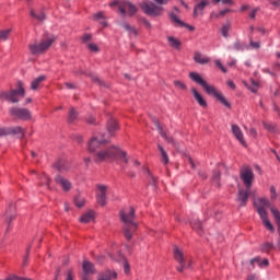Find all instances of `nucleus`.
Instances as JSON below:
<instances>
[{"label": "nucleus", "mask_w": 280, "mask_h": 280, "mask_svg": "<svg viewBox=\"0 0 280 280\" xmlns=\"http://www.w3.org/2000/svg\"><path fill=\"white\" fill-rule=\"evenodd\" d=\"M31 16H32V19L39 21V23H43V21H45V19H46L45 12H43V11L31 10Z\"/></svg>", "instance_id": "nucleus-30"}, {"label": "nucleus", "mask_w": 280, "mask_h": 280, "mask_svg": "<svg viewBox=\"0 0 280 280\" xmlns=\"http://www.w3.org/2000/svg\"><path fill=\"white\" fill-rule=\"evenodd\" d=\"M55 167L58 172H68L69 164L65 160H60L55 164Z\"/></svg>", "instance_id": "nucleus-32"}, {"label": "nucleus", "mask_w": 280, "mask_h": 280, "mask_svg": "<svg viewBox=\"0 0 280 280\" xmlns=\"http://www.w3.org/2000/svg\"><path fill=\"white\" fill-rule=\"evenodd\" d=\"M191 93L196 102L201 106L202 108H207V101H205V97H202V94L196 90V88H191Z\"/></svg>", "instance_id": "nucleus-21"}, {"label": "nucleus", "mask_w": 280, "mask_h": 280, "mask_svg": "<svg viewBox=\"0 0 280 280\" xmlns=\"http://www.w3.org/2000/svg\"><path fill=\"white\" fill-rule=\"evenodd\" d=\"M249 135H250V137H253L254 139L257 138V129L250 128Z\"/></svg>", "instance_id": "nucleus-54"}, {"label": "nucleus", "mask_w": 280, "mask_h": 280, "mask_svg": "<svg viewBox=\"0 0 280 280\" xmlns=\"http://www.w3.org/2000/svg\"><path fill=\"white\" fill-rule=\"evenodd\" d=\"M45 80H46L45 75H40V77L34 79L31 82V91H38V86H40V83L45 82Z\"/></svg>", "instance_id": "nucleus-28"}, {"label": "nucleus", "mask_w": 280, "mask_h": 280, "mask_svg": "<svg viewBox=\"0 0 280 280\" xmlns=\"http://www.w3.org/2000/svg\"><path fill=\"white\" fill-rule=\"evenodd\" d=\"M158 148L161 153L162 163H164V165H167V163H170V156L167 155V152L161 144H159Z\"/></svg>", "instance_id": "nucleus-34"}, {"label": "nucleus", "mask_w": 280, "mask_h": 280, "mask_svg": "<svg viewBox=\"0 0 280 280\" xmlns=\"http://www.w3.org/2000/svg\"><path fill=\"white\" fill-rule=\"evenodd\" d=\"M174 257L177 264H179V267H177L178 272H183L185 268H191V261L188 264L185 262V256L183 255V250H180V248H174Z\"/></svg>", "instance_id": "nucleus-12"}, {"label": "nucleus", "mask_w": 280, "mask_h": 280, "mask_svg": "<svg viewBox=\"0 0 280 280\" xmlns=\"http://www.w3.org/2000/svg\"><path fill=\"white\" fill-rule=\"evenodd\" d=\"M32 248V245H30L27 248H26V256L24 257V260H23V266H25V264H27V259L30 257V250Z\"/></svg>", "instance_id": "nucleus-50"}, {"label": "nucleus", "mask_w": 280, "mask_h": 280, "mask_svg": "<svg viewBox=\"0 0 280 280\" xmlns=\"http://www.w3.org/2000/svg\"><path fill=\"white\" fill-rule=\"evenodd\" d=\"M74 205L79 208L84 207V198L82 197H75L74 198Z\"/></svg>", "instance_id": "nucleus-45"}, {"label": "nucleus", "mask_w": 280, "mask_h": 280, "mask_svg": "<svg viewBox=\"0 0 280 280\" xmlns=\"http://www.w3.org/2000/svg\"><path fill=\"white\" fill-rule=\"evenodd\" d=\"M117 279L116 271L106 270L105 272L101 273L98 280H113Z\"/></svg>", "instance_id": "nucleus-26"}, {"label": "nucleus", "mask_w": 280, "mask_h": 280, "mask_svg": "<svg viewBox=\"0 0 280 280\" xmlns=\"http://www.w3.org/2000/svg\"><path fill=\"white\" fill-rule=\"evenodd\" d=\"M66 280H73V271L69 270V271L67 272Z\"/></svg>", "instance_id": "nucleus-57"}, {"label": "nucleus", "mask_w": 280, "mask_h": 280, "mask_svg": "<svg viewBox=\"0 0 280 280\" xmlns=\"http://www.w3.org/2000/svg\"><path fill=\"white\" fill-rule=\"evenodd\" d=\"M119 217L124 222V235L126 240H132V234L137 231V224L135 222V208L129 207L120 210Z\"/></svg>", "instance_id": "nucleus-3"}, {"label": "nucleus", "mask_w": 280, "mask_h": 280, "mask_svg": "<svg viewBox=\"0 0 280 280\" xmlns=\"http://www.w3.org/2000/svg\"><path fill=\"white\" fill-rule=\"evenodd\" d=\"M219 32L223 38H226L229 36V32H231V22H226L223 24L220 28Z\"/></svg>", "instance_id": "nucleus-31"}, {"label": "nucleus", "mask_w": 280, "mask_h": 280, "mask_svg": "<svg viewBox=\"0 0 280 280\" xmlns=\"http://www.w3.org/2000/svg\"><path fill=\"white\" fill-rule=\"evenodd\" d=\"M167 40H168V45L171 47H174V49H178L180 47V40L176 39V37L168 36Z\"/></svg>", "instance_id": "nucleus-37"}, {"label": "nucleus", "mask_w": 280, "mask_h": 280, "mask_svg": "<svg viewBox=\"0 0 280 280\" xmlns=\"http://www.w3.org/2000/svg\"><path fill=\"white\" fill-rule=\"evenodd\" d=\"M262 126L268 132H275V130H277V127L272 122H262Z\"/></svg>", "instance_id": "nucleus-42"}, {"label": "nucleus", "mask_w": 280, "mask_h": 280, "mask_svg": "<svg viewBox=\"0 0 280 280\" xmlns=\"http://www.w3.org/2000/svg\"><path fill=\"white\" fill-rule=\"evenodd\" d=\"M16 219V206L14 203L9 205L4 213V222L10 226L12 220Z\"/></svg>", "instance_id": "nucleus-15"}, {"label": "nucleus", "mask_w": 280, "mask_h": 280, "mask_svg": "<svg viewBox=\"0 0 280 280\" xmlns=\"http://www.w3.org/2000/svg\"><path fill=\"white\" fill-rule=\"evenodd\" d=\"M83 271L85 272V275H94L95 266L93 265V262L85 260L83 262Z\"/></svg>", "instance_id": "nucleus-27"}, {"label": "nucleus", "mask_w": 280, "mask_h": 280, "mask_svg": "<svg viewBox=\"0 0 280 280\" xmlns=\"http://www.w3.org/2000/svg\"><path fill=\"white\" fill-rule=\"evenodd\" d=\"M273 8H280V0H269Z\"/></svg>", "instance_id": "nucleus-52"}, {"label": "nucleus", "mask_w": 280, "mask_h": 280, "mask_svg": "<svg viewBox=\"0 0 280 280\" xmlns=\"http://www.w3.org/2000/svg\"><path fill=\"white\" fill-rule=\"evenodd\" d=\"M107 130L109 132V135H113V132H115L116 130H119V125L117 124V120L115 119H109L107 121Z\"/></svg>", "instance_id": "nucleus-29"}, {"label": "nucleus", "mask_w": 280, "mask_h": 280, "mask_svg": "<svg viewBox=\"0 0 280 280\" xmlns=\"http://www.w3.org/2000/svg\"><path fill=\"white\" fill-rule=\"evenodd\" d=\"M125 272H130V266L127 261L124 262Z\"/></svg>", "instance_id": "nucleus-60"}, {"label": "nucleus", "mask_w": 280, "mask_h": 280, "mask_svg": "<svg viewBox=\"0 0 280 280\" xmlns=\"http://www.w3.org/2000/svg\"><path fill=\"white\" fill-rule=\"evenodd\" d=\"M122 27H124V30H126V32L129 33L130 36H139V32L137 31V28H135L130 24L124 23Z\"/></svg>", "instance_id": "nucleus-36"}, {"label": "nucleus", "mask_w": 280, "mask_h": 280, "mask_svg": "<svg viewBox=\"0 0 280 280\" xmlns=\"http://www.w3.org/2000/svg\"><path fill=\"white\" fill-rule=\"evenodd\" d=\"M254 207L256 209V212L258 213L259 218L264 215H268V207H270V200L266 198H258L254 200Z\"/></svg>", "instance_id": "nucleus-11"}, {"label": "nucleus", "mask_w": 280, "mask_h": 280, "mask_svg": "<svg viewBox=\"0 0 280 280\" xmlns=\"http://www.w3.org/2000/svg\"><path fill=\"white\" fill-rule=\"evenodd\" d=\"M140 8L147 16H161L163 14V7L156 5L152 1H143Z\"/></svg>", "instance_id": "nucleus-6"}, {"label": "nucleus", "mask_w": 280, "mask_h": 280, "mask_svg": "<svg viewBox=\"0 0 280 280\" xmlns=\"http://www.w3.org/2000/svg\"><path fill=\"white\" fill-rule=\"evenodd\" d=\"M55 183H57V185H60L62 191H66V192L71 191V187H73L71 182L68 178H65L61 175H56L55 176Z\"/></svg>", "instance_id": "nucleus-16"}, {"label": "nucleus", "mask_w": 280, "mask_h": 280, "mask_svg": "<svg viewBox=\"0 0 280 280\" xmlns=\"http://www.w3.org/2000/svg\"><path fill=\"white\" fill-rule=\"evenodd\" d=\"M12 34V28L1 30L0 31V40H8Z\"/></svg>", "instance_id": "nucleus-39"}, {"label": "nucleus", "mask_w": 280, "mask_h": 280, "mask_svg": "<svg viewBox=\"0 0 280 280\" xmlns=\"http://www.w3.org/2000/svg\"><path fill=\"white\" fill-rule=\"evenodd\" d=\"M170 19L172 23H174L175 25H178L179 27H186V30H189V32H194V30H196L194 26L183 22L180 19H178V15L174 13L170 14Z\"/></svg>", "instance_id": "nucleus-20"}, {"label": "nucleus", "mask_w": 280, "mask_h": 280, "mask_svg": "<svg viewBox=\"0 0 280 280\" xmlns=\"http://www.w3.org/2000/svg\"><path fill=\"white\" fill-rule=\"evenodd\" d=\"M269 261H268V259H264L261 262H259V266H269Z\"/></svg>", "instance_id": "nucleus-61"}, {"label": "nucleus", "mask_w": 280, "mask_h": 280, "mask_svg": "<svg viewBox=\"0 0 280 280\" xmlns=\"http://www.w3.org/2000/svg\"><path fill=\"white\" fill-rule=\"evenodd\" d=\"M214 65H215L217 67H219V69H221V71H222L223 73H226V68H224V66L222 65V61H220V59L214 60Z\"/></svg>", "instance_id": "nucleus-47"}, {"label": "nucleus", "mask_w": 280, "mask_h": 280, "mask_svg": "<svg viewBox=\"0 0 280 280\" xmlns=\"http://www.w3.org/2000/svg\"><path fill=\"white\" fill-rule=\"evenodd\" d=\"M155 1V3H159V5H165V4H167V1H170V0H154Z\"/></svg>", "instance_id": "nucleus-58"}, {"label": "nucleus", "mask_w": 280, "mask_h": 280, "mask_svg": "<svg viewBox=\"0 0 280 280\" xmlns=\"http://www.w3.org/2000/svg\"><path fill=\"white\" fill-rule=\"evenodd\" d=\"M174 85L176 89H179L180 91H187V85L182 81H174Z\"/></svg>", "instance_id": "nucleus-44"}, {"label": "nucleus", "mask_w": 280, "mask_h": 280, "mask_svg": "<svg viewBox=\"0 0 280 280\" xmlns=\"http://www.w3.org/2000/svg\"><path fill=\"white\" fill-rule=\"evenodd\" d=\"M250 9V5H248V4H243L242 7H241V12H246V10H249Z\"/></svg>", "instance_id": "nucleus-59"}, {"label": "nucleus", "mask_w": 280, "mask_h": 280, "mask_svg": "<svg viewBox=\"0 0 280 280\" xmlns=\"http://www.w3.org/2000/svg\"><path fill=\"white\" fill-rule=\"evenodd\" d=\"M189 78L190 80H192V82H196V84H199V86H202V89L206 91L208 95H212L213 97H215V100H218V102H220V104H222L226 108H231V103L226 101V97L220 94L213 85H209V83H207V81L202 79V75H200V73L190 72Z\"/></svg>", "instance_id": "nucleus-2"}, {"label": "nucleus", "mask_w": 280, "mask_h": 280, "mask_svg": "<svg viewBox=\"0 0 280 280\" xmlns=\"http://www.w3.org/2000/svg\"><path fill=\"white\" fill-rule=\"evenodd\" d=\"M118 10L122 16H135L139 9L131 2L124 1L118 4Z\"/></svg>", "instance_id": "nucleus-10"}, {"label": "nucleus", "mask_w": 280, "mask_h": 280, "mask_svg": "<svg viewBox=\"0 0 280 280\" xmlns=\"http://www.w3.org/2000/svg\"><path fill=\"white\" fill-rule=\"evenodd\" d=\"M190 225L195 231H202V223L198 219L191 220Z\"/></svg>", "instance_id": "nucleus-40"}, {"label": "nucleus", "mask_w": 280, "mask_h": 280, "mask_svg": "<svg viewBox=\"0 0 280 280\" xmlns=\"http://www.w3.org/2000/svg\"><path fill=\"white\" fill-rule=\"evenodd\" d=\"M9 113L11 117H16V119H22L23 121L32 119V112L27 108L12 107Z\"/></svg>", "instance_id": "nucleus-8"}, {"label": "nucleus", "mask_w": 280, "mask_h": 280, "mask_svg": "<svg viewBox=\"0 0 280 280\" xmlns=\"http://www.w3.org/2000/svg\"><path fill=\"white\" fill-rule=\"evenodd\" d=\"M250 264H252V266H255V264H257L259 266V264H261L260 258L256 257V258L252 259Z\"/></svg>", "instance_id": "nucleus-56"}, {"label": "nucleus", "mask_w": 280, "mask_h": 280, "mask_svg": "<svg viewBox=\"0 0 280 280\" xmlns=\"http://www.w3.org/2000/svg\"><path fill=\"white\" fill-rule=\"evenodd\" d=\"M93 220H95V212L90 210L79 219V222L82 224H89V222H93Z\"/></svg>", "instance_id": "nucleus-23"}, {"label": "nucleus", "mask_w": 280, "mask_h": 280, "mask_svg": "<svg viewBox=\"0 0 280 280\" xmlns=\"http://www.w3.org/2000/svg\"><path fill=\"white\" fill-rule=\"evenodd\" d=\"M275 248V245L272 243H265L261 245L262 253H270Z\"/></svg>", "instance_id": "nucleus-43"}, {"label": "nucleus", "mask_w": 280, "mask_h": 280, "mask_svg": "<svg viewBox=\"0 0 280 280\" xmlns=\"http://www.w3.org/2000/svg\"><path fill=\"white\" fill-rule=\"evenodd\" d=\"M144 172L148 175V179H149L150 185H156V177H154L152 175V173H150V170L144 167Z\"/></svg>", "instance_id": "nucleus-41"}, {"label": "nucleus", "mask_w": 280, "mask_h": 280, "mask_svg": "<svg viewBox=\"0 0 280 280\" xmlns=\"http://www.w3.org/2000/svg\"><path fill=\"white\" fill-rule=\"evenodd\" d=\"M249 45L252 49H259V47H261L259 42H254L253 39H249Z\"/></svg>", "instance_id": "nucleus-46"}, {"label": "nucleus", "mask_w": 280, "mask_h": 280, "mask_svg": "<svg viewBox=\"0 0 280 280\" xmlns=\"http://www.w3.org/2000/svg\"><path fill=\"white\" fill-rule=\"evenodd\" d=\"M88 124H95V117L90 116V117L88 118Z\"/></svg>", "instance_id": "nucleus-62"}, {"label": "nucleus", "mask_w": 280, "mask_h": 280, "mask_svg": "<svg viewBox=\"0 0 280 280\" xmlns=\"http://www.w3.org/2000/svg\"><path fill=\"white\" fill-rule=\"evenodd\" d=\"M79 113L74 107H71L68 113V124H75L78 121Z\"/></svg>", "instance_id": "nucleus-25"}, {"label": "nucleus", "mask_w": 280, "mask_h": 280, "mask_svg": "<svg viewBox=\"0 0 280 280\" xmlns=\"http://www.w3.org/2000/svg\"><path fill=\"white\" fill-rule=\"evenodd\" d=\"M5 135H18L20 138L25 137V129L23 127H9L0 128V137H5Z\"/></svg>", "instance_id": "nucleus-13"}, {"label": "nucleus", "mask_w": 280, "mask_h": 280, "mask_svg": "<svg viewBox=\"0 0 280 280\" xmlns=\"http://www.w3.org/2000/svg\"><path fill=\"white\" fill-rule=\"evenodd\" d=\"M260 220H262V224L265 225L267 231L275 232V225H272L270 220H268V214L260 217Z\"/></svg>", "instance_id": "nucleus-33"}, {"label": "nucleus", "mask_w": 280, "mask_h": 280, "mask_svg": "<svg viewBox=\"0 0 280 280\" xmlns=\"http://www.w3.org/2000/svg\"><path fill=\"white\" fill-rule=\"evenodd\" d=\"M228 86H230V89H235V83L233 81H229Z\"/></svg>", "instance_id": "nucleus-64"}, {"label": "nucleus", "mask_w": 280, "mask_h": 280, "mask_svg": "<svg viewBox=\"0 0 280 280\" xmlns=\"http://www.w3.org/2000/svg\"><path fill=\"white\" fill-rule=\"evenodd\" d=\"M257 12H259V8H255L252 11H249V19H252V21H255V16L257 15Z\"/></svg>", "instance_id": "nucleus-48"}, {"label": "nucleus", "mask_w": 280, "mask_h": 280, "mask_svg": "<svg viewBox=\"0 0 280 280\" xmlns=\"http://www.w3.org/2000/svg\"><path fill=\"white\" fill-rule=\"evenodd\" d=\"M153 124L156 126L161 137H163L168 143H173V145H176V142H174V138L167 136V133H165V131H163V127H161V124L159 122V120H156V119L153 120Z\"/></svg>", "instance_id": "nucleus-22"}, {"label": "nucleus", "mask_w": 280, "mask_h": 280, "mask_svg": "<svg viewBox=\"0 0 280 280\" xmlns=\"http://www.w3.org/2000/svg\"><path fill=\"white\" fill-rule=\"evenodd\" d=\"M210 3L211 2H209L208 0H201L199 3H197L194 8V18L198 19V16H202L205 8H207V5H210Z\"/></svg>", "instance_id": "nucleus-18"}, {"label": "nucleus", "mask_w": 280, "mask_h": 280, "mask_svg": "<svg viewBox=\"0 0 280 280\" xmlns=\"http://www.w3.org/2000/svg\"><path fill=\"white\" fill-rule=\"evenodd\" d=\"M91 38H92L91 34H85V35H83L82 40H83V43H89V40H91Z\"/></svg>", "instance_id": "nucleus-55"}, {"label": "nucleus", "mask_w": 280, "mask_h": 280, "mask_svg": "<svg viewBox=\"0 0 280 280\" xmlns=\"http://www.w3.org/2000/svg\"><path fill=\"white\" fill-rule=\"evenodd\" d=\"M232 133L234 135L235 139L240 141V143L246 148V140H244V132H242V129L237 125H232Z\"/></svg>", "instance_id": "nucleus-19"}, {"label": "nucleus", "mask_w": 280, "mask_h": 280, "mask_svg": "<svg viewBox=\"0 0 280 280\" xmlns=\"http://www.w3.org/2000/svg\"><path fill=\"white\" fill-rule=\"evenodd\" d=\"M213 183H215L217 185L220 184V172L215 171L213 174Z\"/></svg>", "instance_id": "nucleus-49"}, {"label": "nucleus", "mask_w": 280, "mask_h": 280, "mask_svg": "<svg viewBox=\"0 0 280 280\" xmlns=\"http://www.w3.org/2000/svg\"><path fill=\"white\" fill-rule=\"evenodd\" d=\"M106 143H108V140L104 139L102 135L94 136L88 144V150L91 153L97 154Z\"/></svg>", "instance_id": "nucleus-7"}, {"label": "nucleus", "mask_w": 280, "mask_h": 280, "mask_svg": "<svg viewBox=\"0 0 280 280\" xmlns=\"http://www.w3.org/2000/svg\"><path fill=\"white\" fill-rule=\"evenodd\" d=\"M108 191V186L106 185H97L96 192V202L101 205V207L106 206V194Z\"/></svg>", "instance_id": "nucleus-14"}, {"label": "nucleus", "mask_w": 280, "mask_h": 280, "mask_svg": "<svg viewBox=\"0 0 280 280\" xmlns=\"http://www.w3.org/2000/svg\"><path fill=\"white\" fill-rule=\"evenodd\" d=\"M67 89H75V84L73 83H66Z\"/></svg>", "instance_id": "nucleus-63"}, {"label": "nucleus", "mask_w": 280, "mask_h": 280, "mask_svg": "<svg viewBox=\"0 0 280 280\" xmlns=\"http://www.w3.org/2000/svg\"><path fill=\"white\" fill-rule=\"evenodd\" d=\"M21 97H25V85L22 81L18 82L15 90L2 91L0 93V100H7V102H11L12 104H18Z\"/></svg>", "instance_id": "nucleus-5"}, {"label": "nucleus", "mask_w": 280, "mask_h": 280, "mask_svg": "<svg viewBox=\"0 0 280 280\" xmlns=\"http://www.w3.org/2000/svg\"><path fill=\"white\" fill-rule=\"evenodd\" d=\"M241 178L246 187V189H250L253 187V180H255V173L250 170L249 166H244L241 170Z\"/></svg>", "instance_id": "nucleus-9"}, {"label": "nucleus", "mask_w": 280, "mask_h": 280, "mask_svg": "<svg viewBox=\"0 0 280 280\" xmlns=\"http://www.w3.org/2000/svg\"><path fill=\"white\" fill-rule=\"evenodd\" d=\"M249 194L250 189L247 190V188H238L237 201L240 202V207H246V205L248 203Z\"/></svg>", "instance_id": "nucleus-17"}, {"label": "nucleus", "mask_w": 280, "mask_h": 280, "mask_svg": "<svg viewBox=\"0 0 280 280\" xmlns=\"http://www.w3.org/2000/svg\"><path fill=\"white\" fill-rule=\"evenodd\" d=\"M56 42L54 35H44L39 42L28 44V51L32 56H40L45 54L51 45Z\"/></svg>", "instance_id": "nucleus-4"}, {"label": "nucleus", "mask_w": 280, "mask_h": 280, "mask_svg": "<svg viewBox=\"0 0 280 280\" xmlns=\"http://www.w3.org/2000/svg\"><path fill=\"white\" fill-rule=\"evenodd\" d=\"M94 19L96 21H100V19H104V12H98V13L94 14Z\"/></svg>", "instance_id": "nucleus-53"}, {"label": "nucleus", "mask_w": 280, "mask_h": 280, "mask_svg": "<svg viewBox=\"0 0 280 280\" xmlns=\"http://www.w3.org/2000/svg\"><path fill=\"white\" fill-rule=\"evenodd\" d=\"M231 12V9H224L221 10L219 13L218 12H211L210 13V19H222V16H226Z\"/></svg>", "instance_id": "nucleus-35"}, {"label": "nucleus", "mask_w": 280, "mask_h": 280, "mask_svg": "<svg viewBox=\"0 0 280 280\" xmlns=\"http://www.w3.org/2000/svg\"><path fill=\"white\" fill-rule=\"evenodd\" d=\"M194 60L198 65H209V62H211V59H209V57L202 56L199 51L195 52Z\"/></svg>", "instance_id": "nucleus-24"}, {"label": "nucleus", "mask_w": 280, "mask_h": 280, "mask_svg": "<svg viewBox=\"0 0 280 280\" xmlns=\"http://www.w3.org/2000/svg\"><path fill=\"white\" fill-rule=\"evenodd\" d=\"M121 161V163H128V156L125 151L117 147L102 148L96 152L95 161L102 163V161Z\"/></svg>", "instance_id": "nucleus-1"}, {"label": "nucleus", "mask_w": 280, "mask_h": 280, "mask_svg": "<svg viewBox=\"0 0 280 280\" xmlns=\"http://www.w3.org/2000/svg\"><path fill=\"white\" fill-rule=\"evenodd\" d=\"M88 48L90 51H100V48L95 44H89Z\"/></svg>", "instance_id": "nucleus-51"}, {"label": "nucleus", "mask_w": 280, "mask_h": 280, "mask_svg": "<svg viewBox=\"0 0 280 280\" xmlns=\"http://www.w3.org/2000/svg\"><path fill=\"white\" fill-rule=\"evenodd\" d=\"M245 86H247V89L252 91V93H257V91H259V82L255 80H250V85L245 84Z\"/></svg>", "instance_id": "nucleus-38"}]
</instances>
